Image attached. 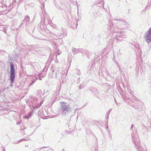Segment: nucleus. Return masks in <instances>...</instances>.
<instances>
[{"instance_id":"obj_5","label":"nucleus","mask_w":151,"mask_h":151,"mask_svg":"<svg viewBox=\"0 0 151 151\" xmlns=\"http://www.w3.org/2000/svg\"><path fill=\"white\" fill-rule=\"evenodd\" d=\"M13 1L14 2H15L16 1V0H13Z\"/></svg>"},{"instance_id":"obj_2","label":"nucleus","mask_w":151,"mask_h":151,"mask_svg":"<svg viewBox=\"0 0 151 151\" xmlns=\"http://www.w3.org/2000/svg\"><path fill=\"white\" fill-rule=\"evenodd\" d=\"M145 38L146 42L148 43V44H149L151 41V27L146 34Z\"/></svg>"},{"instance_id":"obj_3","label":"nucleus","mask_w":151,"mask_h":151,"mask_svg":"<svg viewBox=\"0 0 151 151\" xmlns=\"http://www.w3.org/2000/svg\"><path fill=\"white\" fill-rule=\"evenodd\" d=\"M61 107L64 110H68V106L66 105V103L63 102H61L60 103Z\"/></svg>"},{"instance_id":"obj_7","label":"nucleus","mask_w":151,"mask_h":151,"mask_svg":"<svg viewBox=\"0 0 151 151\" xmlns=\"http://www.w3.org/2000/svg\"><path fill=\"white\" fill-rule=\"evenodd\" d=\"M27 17L29 19V17Z\"/></svg>"},{"instance_id":"obj_6","label":"nucleus","mask_w":151,"mask_h":151,"mask_svg":"<svg viewBox=\"0 0 151 151\" xmlns=\"http://www.w3.org/2000/svg\"><path fill=\"white\" fill-rule=\"evenodd\" d=\"M133 125H132V127H131V128H132V127H133Z\"/></svg>"},{"instance_id":"obj_4","label":"nucleus","mask_w":151,"mask_h":151,"mask_svg":"<svg viewBox=\"0 0 151 151\" xmlns=\"http://www.w3.org/2000/svg\"><path fill=\"white\" fill-rule=\"evenodd\" d=\"M32 112H31L30 114H29V116L27 118L28 119L29 117L30 116H31L32 115Z\"/></svg>"},{"instance_id":"obj_1","label":"nucleus","mask_w":151,"mask_h":151,"mask_svg":"<svg viewBox=\"0 0 151 151\" xmlns=\"http://www.w3.org/2000/svg\"><path fill=\"white\" fill-rule=\"evenodd\" d=\"M10 66V79L11 82L12 83H14V79L15 78V69L14 66L13 64L11 63Z\"/></svg>"}]
</instances>
